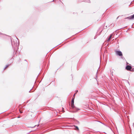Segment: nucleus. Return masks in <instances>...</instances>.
<instances>
[{"instance_id":"f257e3e1","label":"nucleus","mask_w":134,"mask_h":134,"mask_svg":"<svg viewBox=\"0 0 134 134\" xmlns=\"http://www.w3.org/2000/svg\"><path fill=\"white\" fill-rule=\"evenodd\" d=\"M74 98L73 97L72 99L71 104V107L73 109V112H75L78 110H79V109L75 107L74 105Z\"/></svg>"},{"instance_id":"f03ea898","label":"nucleus","mask_w":134,"mask_h":134,"mask_svg":"<svg viewBox=\"0 0 134 134\" xmlns=\"http://www.w3.org/2000/svg\"><path fill=\"white\" fill-rule=\"evenodd\" d=\"M116 53L117 55L119 56H122V52L120 51H116Z\"/></svg>"},{"instance_id":"7ed1b4c3","label":"nucleus","mask_w":134,"mask_h":134,"mask_svg":"<svg viewBox=\"0 0 134 134\" xmlns=\"http://www.w3.org/2000/svg\"><path fill=\"white\" fill-rule=\"evenodd\" d=\"M132 67L129 65H128L126 67V69L127 70L131 71V70L132 69Z\"/></svg>"},{"instance_id":"20e7f679","label":"nucleus","mask_w":134,"mask_h":134,"mask_svg":"<svg viewBox=\"0 0 134 134\" xmlns=\"http://www.w3.org/2000/svg\"><path fill=\"white\" fill-rule=\"evenodd\" d=\"M126 19H134V14L131 16L127 17L126 18Z\"/></svg>"},{"instance_id":"39448f33","label":"nucleus","mask_w":134,"mask_h":134,"mask_svg":"<svg viewBox=\"0 0 134 134\" xmlns=\"http://www.w3.org/2000/svg\"><path fill=\"white\" fill-rule=\"evenodd\" d=\"M112 34H111L110 35V36H109V38H108V39L107 40L109 42L110 41L111 38L112 37Z\"/></svg>"},{"instance_id":"423d86ee","label":"nucleus","mask_w":134,"mask_h":134,"mask_svg":"<svg viewBox=\"0 0 134 134\" xmlns=\"http://www.w3.org/2000/svg\"><path fill=\"white\" fill-rule=\"evenodd\" d=\"M74 126L75 127V129L76 130H79V128L77 126Z\"/></svg>"},{"instance_id":"0eeeda50","label":"nucleus","mask_w":134,"mask_h":134,"mask_svg":"<svg viewBox=\"0 0 134 134\" xmlns=\"http://www.w3.org/2000/svg\"><path fill=\"white\" fill-rule=\"evenodd\" d=\"M9 66V65H7L5 67V68H4V69H6L8 66Z\"/></svg>"},{"instance_id":"6e6552de","label":"nucleus","mask_w":134,"mask_h":134,"mask_svg":"<svg viewBox=\"0 0 134 134\" xmlns=\"http://www.w3.org/2000/svg\"><path fill=\"white\" fill-rule=\"evenodd\" d=\"M76 94V93H75L74 94V96H73V97H75V94Z\"/></svg>"},{"instance_id":"1a4fd4ad","label":"nucleus","mask_w":134,"mask_h":134,"mask_svg":"<svg viewBox=\"0 0 134 134\" xmlns=\"http://www.w3.org/2000/svg\"><path fill=\"white\" fill-rule=\"evenodd\" d=\"M78 92V91H77L75 93H76Z\"/></svg>"},{"instance_id":"9d476101","label":"nucleus","mask_w":134,"mask_h":134,"mask_svg":"<svg viewBox=\"0 0 134 134\" xmlns=\"http://www.w3.org/2000/svg\"><path fill=\"white\" fill-rule=\"evenodd\" d=\"M119 17H118L117 18V19H118V18Z\"/></svg>"},{"instance_id":"9b49d317","label":"nucleus","mask_w":134,"mask_h":134,"mask_svg":"<svg viewBox=\"0 0 134 134\" xmlns=\"http://www.w3.org/2000/svg\"><path fill=\"white\" fill-rule=\"evenodd\" d=\"M101 123L103 124V123H102V122H101Z\"/></svg>"},{"instance_id":"f8f14e48","label":"nucleus","mask_w":134,"mask_h":134,"mask_svg":"<svg viewBox=\"0 0 134 134\" xmlns=\"http://www.w3.org/2000/svg\"><path fill=\"white\" fill-rule=\"evenodd\" d=\"M111 25L112 26V24H111Z\"/></svg>"}]
</instances>
